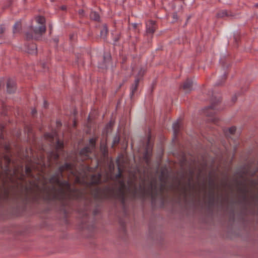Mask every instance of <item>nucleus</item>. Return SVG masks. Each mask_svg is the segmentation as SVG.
I'll use <instances>...</instances> for the list:
<instances>
[{"label":"nucleus","instance_id":"obj_24","mask_svg":"<svg viewBox=\"0 0 258 258\" xmlns=\"http://www.w3.org/2000/svg\"><path fill=\"white\" fill-rule=\"evenodd\" d=\"M5 29L3 26H0V34H2L4 32Z\"/></svg>","mask_w":258,"mask_h":258},{"label":"nucleus","instance_id":"obj_28","mask_svg":"<svg viewBox=\"0 0 258 258\" xmlns=\"http://www.w3.org/2000/svg\"><path fill=\"white\" fill-rule=\"evenodd\" d=\"M83 13H84V11H83V10H80V11H79V14H80V15H83Z\"/></svg>","mask_w":258,"mask_h":258},{"label":"nucleus","instance_id":"obj_19","mask_svg":"<svg viewBox=\"0 0 258 258\" xmlns=\"http://www.w3.org/2000/svg\"><path fill=\"white\" fill-rule=\"evenodd\" d=\"M90 18L95 21H99V16L96 12H91L90 15Z\"/></svg>","mask_w":258,"mask_h":258},{"label":"nucleus","instance_id":"obj_10","mask_svg":"<svg viewBox=\"0 0 258 258\" xmlns=\"http://www.w3.org/2000/svg\"><path fill=\"white\" fill-rule=\"evenodd\" d=\"M146 28L147 33L153 34L156 28L155 22L152 20L148 21L146 23Z\"/></svg>","mask_w":258,"mask_h":258},{"label":"nucleus","instance_id":"obj_4","mask_svg":"<svg viewBox=\"0 0 258 258\" xmlns=\"http://www.w3.org/2000/svg\"><path fill=\"white\" fill-rule=\"evenodd\" d=\"M45 138L47 140L50 141L51 142H52L55 139H56V142L55 150L54 151H51L49 153L48 155V158L49 160L53 159L54 161H57L59 158V151L63 148V143L56 139V133L55 132L50 133H46L45 134Z\"/></svg>","mask_w":258,"mask_h":258},{"label":"nucleus","instance_id":"obj_30","mask_svg":"<svg viewBox=\"0 0 258 258\" xmlns=\"http://www.w3.org/2000/svg\"><path fill=\"white\" fill-rule=\"evenodd\" d=\"M236 97H233V98H232V101H233V102H235V100H236Z\"/></svg>","mask_w":258,"mask_h":258},{"label":"nucleus","instance_id":"obj_21","mask_svg":"<svg viewBox=\"0 0 258 258\" xmlns=\"http://www.w3.org/2000/svg\"><path fill=\"white\" fill-rule=\"evenodd\" d=\"M21 27V24L20 22H17L15 23L13 27L14 33H16L19 31Z\"/></svg>","mask_w":258,"mask_h":258},{"label":"nucleus","instance_id":"obj_25","mask_svg":"<svg viewBox=\"0 0 258 258\" xmlns=\"http://www.w3.org/2000/svg\"><path fill=\"white\" fill-rule=\"evenodd\" d=\"M110 168L112 170L114 168V165L112 162H110V165H109Z\"/></svg>","mask_w":258,"mask_h":258},{"label":"nucleus","instance_id":"obj_20","mask_svg":"<svg viewBox=\"0 0 258 258\" xmlns=\"http://www.w3.org/2000/svg\"><path fill=\"white\" fill-rule=\"evenodd\" d=\"M108 30L106 25H104L100 31V36L104 39L107 34Z\"/></svg>","mask_w":258,"mask_h":258},{"label":"nucleus","instance_id":"obj_6","mask_svg":"<svg viewBox=\"0 0 258 258\" xmlns=\"http://www.w3.org/2000/svg\"><path fill=\"white\" fill-rule=\"evenodd\" d=\"M96 139L95 138H92L89 140V145L82 149L80 152V154L84 159H86L90 158L89 154L92 153L95 149Z\"/></svg>","mask_w":258,"mask_h":258},{"label":"nucleus","instance_id":"obj_13","mask_svg":"<svg viewBox=\"0 0 258 258\" xmlns=\"http://www.w3.org/2000/svg\"><path fill=\"white\" fill-rule=\"evenodd\" d=\"M173 130L174 138H176L179 133L181 128V123L179 121L175 122L173 124Z\"/></svg>","mask_w":258,"mask_h":258},{"label":"nucleus","instance_id":"obj_18","mask_svg":"<svg viewBox=\"0 0 258 258\" xmlns=\"http://www.w3.org/2000/svg\"><path fill=\"white\" fill-rule=\"evenodd\" d=\"M157 186L155 182V181L153 180L151 181L150 183L149 188V192H152L154 190H156Z\"/></svg>","mask_w":258,"mask_h":258},{"label":"nucleus","instance_id":"obj_31","mask_svg":"<svg viewBox=\"0 0 258 258\" xmlns=\"http://www.w3.org/2000/svg\"><path fill=\"white\" fill-rule=\"evenodd\" d=\"M133 72L134 73H135V70L134 69H133Z\"/></svg>","mask_w":258,"mask_h":258},{"label":"nucleus","instance_id":"obj_15","mask_svg":"<svg viewBox=\"0 0 258 258\" xmlns=\"http://www.w3.org/2000/svg\"><path fill=\"white\" fill-rule=\"evenodd\" d=\"M151 148H150V137H149L148 139L147 147L144 155V158L147 162L149 161V158L151 154Z\"/></svg>","mask_w":258,"mask_h":258},{"label":"nucleus","instance_id":"obj_9","mask_svg":"<svg viewBox=\"0 0 258 258\" xmlns=\"http://www.w3.org/2000/svg\"><path fill=\"white\" fill-rule=\"evenodd\" d=\"M102 174L98 173L93 175L91 177L90 183L92 185H98L101 183Z\"/></svg>","mask_w":258,"mask_h":258},{"label":"nucleus","instance_id":"obj_17","mask_svg":"<svg viewBox=\"0 0 258 258\" xmlns=\"http://www.w3.org/2000/svg\"><path fill=\"white\" fill-rule=\"evenodd\" d=\"M231 16V15H230L229 13L226 10H222L219 12L217 14V16L220 18H223L226 16L228 17Z\"/></svg>","mask_w":258,"mask_h":258},{"label":"nucleus","instance_id":"obj_2","mask_svg":"<svg viewBox=\"0 0 258 258\" xmlns=\"http://www.w3.org/2000/svg\"><path fill=\"white\" fill-rule=\"evenodd\" d=\"M118 164V173L115 175L116 179L119 180L120 187L118 188V192L120 198L124 200L126 194H129L134 199L143 196L146 190L144 183L141 184L139 187L138 186L137 183L132 180L127 181V185H126L124 181L121 179L122 177L121 169L119 167V160H117Z\"/></svg>","mask_w":258,"mask_h":258},{"label":"nucleus","instance_id":"obj_12","mask_svg":"<svg viewBox=\"0 0 258 258\" xmlns=\"http://www.w3.org/2000/svg\"><path fill=\"white\" fill-rule=\"evenodd\" d=\"M192 82L189 79H187L183 83L181 88L185 92H189L192 88Z\"/></svg>","mask_w":258,"mask_h":258},{"label":"nucleus","instance_id":"obj_1","mask_svg":"<svg viewBox=\"0 0 258 258\" xmlns=\"http://www.w3.org/2000/svg\"><path fill=\"white\" fill-rule=\"evenodd\" d=\"M64 171H68L71 175L76 176L77 175L75 166L71 163H65L63 165L60 166L57 171L52 175L49 178V182L53 185H57L59 186V189H56L55 187L53 186L52 189L53 193L52 199L54 201H58L62 202L68 197H70V195L75 192L76 189H72L70 182L67 180H61V178L63 177V172Z\"/></svg>","mask_w":258,"mask_h":258},{"label":"nucleus","instance_id":"obj_26","mask_svg":"<svg viewBox=\"0 0 258 258\" xmlns=\"http://www.w3.org/2000/svg\"><path fill=\"white\" fill-rule=\"evenodd\" d=\"M31 113L33 115H34L36 113V110L35 109H32Z\"/></svg>","mask_w":258,"mask_h":258},{"label":"nucleus","instance_id":"obj_23","mask_svg":"<svg viewBox=\"0 0 258 258\" xmlns=\"http://www.w3.org/2000/svg\"><path fill=\"white\" fill-rule=\"evenodd\" d=\"M26 172L28 174H31V168L27 166L26 167Z\"/></svg>","mask_w":258,"mask_h":258},{"label":"nucleus","instance_id":"obj_22","mask_svg":"<svg viewBox=\"0 0 258 258\" xmlns=\"http://www.w3.org/2000/svg\"><path fill=\"white\" fill-rule=\"evenodd\" d=\"M226 74L225 73H224V75L222 76V81L221 82H220V83H218L217 84L218 85H220L222 84L223 82H224V81L226 79Z\"/></svg>","mask_w":258,"mask_h":258},{"label":"nucleus","instance_id":"obj_29","mask_svg":"<svg viewBox=\"0 0 258 258\" xmlns=\"http://www.w3.org/2000/svg\"><path fill=\"white\" fill-rule=\"evenodd\" d=\"M44 105L45 107L47 106V103L46 101H44Z\"/></svg>","mask_w":258,"mask_h":258},{"label":"nucleus","instance_id":"obj_27","mask_svg":"<svg viewBox=\"0 0 258 258\" xmlns=\"http://www.w3.org/2000/svg\"><path fill=\"white\" fill-rule=\"evenodd\" d=\"M61 9L62 10H66V7L64 6H62L61 7Z\"/></svg>","mask_w":258,"mask_h":258},{"label":"nucleus","instance_id":"obj_16","mask_svg":"<svg viewBox=\"0 0 258 258\" xmlns=\"http://www.w3.org/2000/svg\"><path fill=\"white\" fill-rule=\"evenodd\" d=\"M27 52L30 54H35L37 52V47L35 44L32 43L27 48Z\"/></svg>","mask_w":258,"mask_h":258},{"label":"nucleus","instance_id":"obj_32","mask_svg":"<svg viewBox=\"0 0 258 258\" xmlns=\"http://www.w3.org/2000/svg\"><path fill=\"white\" fill-rule=\"evenodd\" d=\"M256 7H258V4L256 5Z\"/></svg>","mask_w":258,"mask_h":258},{"label":"nucleus","instance_id":"obj_5","mask_svg":"<svg viewBox=\"0 0 258 258\" xmlns=\"http://www.w3.org/2000/svg\"><path fill=\"white\" fill-rule=\"evenodd\" d=\"M115 190L113 187L106 186L103 188L97 187L95 190V198L100 200H108L114 197Z\"/></svg>","mask_w":258,"mask_h":258},{"label":"nucleus","instance_id":"obj_7","mask_svg":"<svg viewBox=\"0 0 258 258\" xmlns=\"http://www.w3.org/2000/svg\"><path fill=\"white\" fill-rule=\"evenodd\" d=\"M217 110L218 108L214 104H212L204 110V114L208 116L211 117V121L215 123H217V118L214 116V115Z\"/></svg>","mask_w":258,"mask_h":258},{"label":"nucleus","instance_id":"obj_3","mask_svg":"<svg viewBox=\"0 0 258 258\" xmlns=\"http://www.w3.org/2000/svg\"><path fill=\"white\" fill-rule=\"evenodd\" d=\"M37 26L32 27L27 32L26 36L27 39H38L46 31L45 19L42 16H38L36 18Z\"/></svg>","mask_w":258,"mask_h":258},{"label":"nucleus","instance_id":"obj_8","mask_svg":"<svg viewBox=\"0 0 258 258\" xmlns=\"http://www.w3.org/2000/svg\"><path fill=\"white\" fill-rule=\"evenodd\" d=\"M145 70L144 69H141L138 73V76L137 77L134 84L133 85V86L131 87V95L133 96L134 93L136 92L138 84L139 83V81L141 79V78L143 77L144 75V74L145 73Z\"/></svg>","mask_w":258,"mask_h":258},{"label":"nucleus","instance_id":"obj_11","mask_svg":"<svg viewBox=\"0 0 258 258\" xmlns=\"http://www.w3.org/2000/svg\"><path fill=\"white\" fill-rule=\"evenodd\" d=\"M235 132L236 127L235 126H232L227 130L224 131V133L228 139H231L232 140H233L234 143H235V139L233 138L232 136L234 135Z\"/></svg>","mask_w":258,"mask_h":258},{"label":"nucleus","instance_id":"obj_14","mask_svg":"<svg viewBox=\"0 0 258 258\" xmlns=\"http://www.w3.org/2000/svg\"><path fill=\"white\" fill-rule=\"evenodd\" d=\"M7 91L10 93H12L14 92L15 91V83L14 81L12 80H9L7 82Z\"/></svg>","mask_w":258,"mask_h":258}]
</instances>
